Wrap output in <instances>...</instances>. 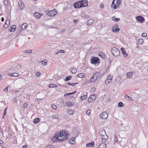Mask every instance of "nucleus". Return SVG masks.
I'll return each instance as SVG.
<instances>
[{"label": "nucleus", "mask_w": 148, "mask_h": 148, "mask_svg": "<svg viewBox=\"0 0 148 148\" xmlns=\"http://www.w3.org/2000/svg\"><path fill=\"white\" fill-rule=\"evenodd\" d=\"M101 136V138L102 139V141L103 142H105L108 139V136L106 134Z\"/></svg>", "instance_id": "15"}, {"label": "nucleus", "mask_w": 148, "mask_h": 148, "mask_svg": "<svg viewBox=\"0 0 148 148\" xmlns=\"http://www.w3.org/2000/svg\"><path fill=\"white\" fill-rule=\"evenodd\" d=\"M27 105V103H24L23 105V107L24 108H25L26 107Z\"/></svg>", "instance_id": "57"}, {"label": "nucleus", "mask_w": 148, "mask_h": 148, "mask_svg": "<svg viewBox=\"0 0 148 148\" xmlns=\"http://www.w3.org/2000/svg\"><path fill=\"white\" fill-rule=\"evenodd\" d=\"M4 3L5 5L6 6H7L10 3L9 0H7L6 1H4Z\"/></svg>", "instance_id": "36"}, {"label": "nucleus", "mask_w": 148, "mask_h": 148, "mask_svg": "<svg viewBox=\"0 0 148 148\" xmlns=\"http://www.w3.org/2000/svg\"><path fill=\"white\" fill-rule=\"evenodd\" d=\"M46 148H53V145H49L47 146Z\"/></svg>", "instance_id": "55"}, {"label": "nucleus", "mask_w": 148, "mask_h": 148, "mask_svg": "<svg viewBox=\"0 0 148 148\" xmlns=\"http://www.w3.org/2000/svg\"><path fill=\"white\" fill-rule=\"evenodd\" d=\"M120 0H119H119H116V3L115 4V5H114V6L113 7V8L114 9H116L117 8V7L119 5L120 3Z\"/></svg>", "instance_id": "19"}, {"label": "nucleus", "mask_w": 148, "mask_h": 148, "mask_svg": "<svg viewBox=\"0 0 148 148\" xmlns=\"http://www.w3.org/2000/svg\"><path fill=\"white\" fill-rule=\"evenodd\" d=\"M144 73L146 74H148V67H145L143 69Z\"/></svg>", "instance_id": "33"}, {"label": "nucleus", "mask_w": 148, "mask_h": 148, "mask_svg": "<svg viewBox=\"0 0 148 148\" xmlns=\"http://www.w3.org/2000/svg\"><path fill=\"white\" fill-rule=\"evenodd\" d=\"M94 142L93 141H92L89 143L87 144H86V146L87 147H92L94 146Z\"/></svg>", "instance_id": "22"}, {"label": "nucleus", "mask_w": 148, "mask_h": 148, "mask_svg": "<svg viewBox=\"0 0 148 148\" xmlns=\"http://www.w3.org/2000/svg\"><path fill=\"white\" fill-rule=\"evenodd\" d=\"M126 76L127 78H132V76L133 74L131 72H128Z\"/></svg>", "instance_id": "20"}, {"label": "nucleus", "mask_w": 148, "mask_h": 148, "mask_svg": "<svg viewBox=\"0 0 148 148\" xmlns=\"http://www.w3.org/2000/svg\"><path fill=\"white\" fill-rule=\"evenodd\" d=\"M108 116L107 113L106 112H103L100 115V117L103 119H106Z\"/></svg>", "instance_id": "6"}, {"label": "nucleus", "mask_w": 148, "mask_h": 148, "mask_svg": "<svg viewBox=\"0 0 148 148\" xmlns=\"http://www.w3.org/2000/svg\"><path fill=\"white\" fill-rule=\"evenodd\" d=\"M121 51L122 52V53H123L125 51V50L123 48H121Z\"/></svg>", "instance_id": "62"}, {"label": "nucleus", "mask_w": 148, "mask_h": 148, "mask_svg": "<svg viewBox=\"0 0 148 148\" xmlns=\"http://www.w3.org/2000/svg\"><path fill=\"white\" fill-rule=\"evenodd\" d=\"M57 139V140H58L59 141H63L64 140H65L66 139H65V138H64V137L62 138H59V137H58Z\"/></svg>", "instance_id": "42"}, {"label": "nucleus", "mask_w": 148, "mask_h": 148, "mask_svg": "<svg viewBox=\"0 0 148 148\" xmlns=\"http://www.w3.org/2000/svg\"><path fill=\"white\" fill-rule=\"evenodd\" d=\"M142 36L143 37H145L147 36V34L146 33H144L142 34Z\"/></svg>", "instance_id": "58"}, {"label": "nucleus", "mask_w": 148, "mask_h": 148, "mask_svg": "<svg viewBox=\"0 0 148 148\" xmlns=\"http://www.w3.org/2000/svg\"><path fill=\"white\" fill-rule=\"evenodd\" d=\"M125 98L127 100H130L131 99V98L128 96V95H125Z\"/></svg>", "instance_id": "43"}, {"label": "nucleus", "mask_w": 148, "mask_h": 148, "mask_svg": "<svg viewBox=\"0 0 148 148\" xmlns=\"http://www.w3.org/2000/svg\"><path fill=\"white\" fill-rule=\"evenodd\" d=\"M71 72L73 74H75L77 73V70L75 68H71Z\"/></svg>", "instance_id": "29"}, {"label": "nucleus", "mask_w": 148, "mask_h": 148, "mask_svg": "<svg viewBox=\"0 0 148 148\" xmlns=\"http://www.w3.org/2000/svg\"><path fill=\"white\" fill-rule=\"evenodd\" d=\"M27 27V24L26 23L23 24L21 27V29L22 30H24Z\"/></svg>", "instance_id": "26"}, {"label": "nucleus", "mask_w": 148, "mask_h": 148, "mask_svg": "<svg viewBox=\"0 0 148 148\" xmlns=\"http://www.w3.org/2000/svg\"><path fill=\"white\" fill-rule=\"evenodd\" d=\"M52 140L54 142H55L57 141V139L56 138L54 137L52 138Z\"/></svg>", "instance_id": "51"}, {"label": "nucleus", "mask_w": 148, "mask_h": 148, "mask_svg": "<svg viewBox=\"0 0 148 148\" xmlns=\"http://www.w3.org/2000/svg\"><path fill=\"white\" fill-rule=\"evenodd\" d=\"M118 25L117 24L114 25L112 28V31L115 32H118L120 30V29L118 28Z\"/></svg>", "instance_id": "5"}, {"label": "nucleus", "mask_w": 148, "mask_h": 148, "mask_svg": "<svg viewBox=\"0 0 148 148\" xmlns=\"http://www.w3.org/2000/svg\"><path fill=\"white\" fill-rule=\"evenodd\" d=\"M21 67L20 65L14 64L11 66L10 70L12 72H17L20 70Z\"/></svg>", "instance_id": "1"}, {"label": "nucleus", "mask_w": 148, "mask_h": 148, "mask_svg": "<svg viewBox=\"0 0 148 148\" xmlns=\"http://www.w3.org/2000/svg\"><path fill=\"white\" fill-rule=\"evenodd\" d=\"M87 97V95H85L84 96H82L81 97L80 99L81 100H84L86 99Z\"/></svg>", "instance_id": "35"}, {"label": "nucleus", "mask_w": 148, "mask_h": 148, "mask_svg": "<svg viewBox=\"0 0 148 148\" xmlns=\"http://www.w3.org/2000/svg\"><path fill=\"white\" fill-rule=\"evenodd\" d=\"M76 92V91H75L74 92H72V93H67V95H68H68H72L73 94L75 93Z\"/></svg>", "instance_id": "59"}, {"label": "nucleus", "mask_w": 148, "mask_h": 148, "mask_svg": "<svg viewBox=\"0 0 148 148\" xmlns=\"http://www.w3.org/2000/svg\"><path fill=\"white\" fill-rule=\"evenodd\" d=\"M106 145L104 143L101 144L99 146V148H106Z\"/></svg>", "instance_id": "24"}, {"label": "nucleus", "mask_w": 148, "mask_h": 148, "mask_svg": "<svg viewBox=\"0 0 148 148\" xmlns=\"http://www.w3.org/2000/svg\"><path fill=\"white\" fill-rule=\"evenodd\" d=\"M47 63V60H45L42 61V64L44 66Z\"/></svg>", "instance_id": "45"}, {"label": "nucleus", "mask_w": 148, "mask_h": 148, "mask_svg": "<svg viewBox=\"0 0 148 148\" xmlns=\"http://www.w3.org/2000/svg\"><path fill=\"white\" fill-rule=\"evenodd\" d=\"M94 23L93 20L92 19H90L88 21V24L89 25H91Z\"/></svg>", "instance_id": "41"}, {"label": "nucleus", "mask_w": 148, "mask_h": 148, "mask_svg": "<svg viewBox=\"0 0 148 148\" xmlns=\"http://www.w3.org/2000/svg\"><path fill=\"white\" fill-rule=\"evenodd\" d=\"M101 8H103L104 7V5L103 4H101L100 5Z\"/></svg>", "instance_id": "63"}, {"label": "nucleus", "mask_w": 148, "mask_h": 148, "mask_svg": "<svg viewBox=\"0 0 148 148\" xmlns=\"http://www.w3.org/2000/svg\"><path fill=\"white\" fill-rule=\"evenodd\" d=\"M66 105L69 107H70L73 106L74 104L71 102L67 101L66 103Z\"/></svg>", "instance_id": "28"}, {"label": "nucleus", "mask_w": 148, "mask_h": 148, "mask_svg": "<svg viewBox=\"0 0 148 148\" xmlns=\"http://www.w3.org/2000/svg\"><path fill=\"white\" fill-rule=\"evenodd\" d=\"M96 98V97L95 95H92L90 96L88 99V102L89 103L92 102L93 101L95 100Z\"/></svg>", "instance_id": "4"}, {"label": "nucleus", "mask_w": 148, "mask_h": 148, "mask_svg": "<svg viewBox=\"0 0 148 148\" xmlns=\"http://www.w3.org/2000/svg\"><path fill=\"white\" fill-rule=\"evenodd\" d=\"M34 16L37 19L40 18L41 16L40 14L38 12H35L34 14Z\"/></svg>", "instance_id": "23"}, {"label": "nucleus", "mask_w": 148, "mask_h": 148, "mask_svg": "<svg viewBox=\"0 0 148 148\" xmlns=\"http://www.w3.org/2000/svg\"><path fill=\"white\" fill-rule=\"evenodd\" d=\"M11 28L9 29V31L10 32H14L15 31L16 28V26L15 25H13L11 26Z\"/></svg>", "instance_id": "21"}, {"label": "nucleus", "mask_w": 148, "mask_h": 148, "mask_svg": "<svg viewBox=\"0 0 148 148\" xmlns=\"http://www.w3.org/2000/svg\"><path fill=\"white\" fill-rule=\"evenodd\" d=\"M123 55L124 56V57H127L128 56V54L127 53L125 52V51L124 53H123Z\"/></svg>", "instance_id": "56"}, {"label": "nucleus", "mask_w": 148, "mask_h": 148, "mask_svg": "<svg viewBox=\"0 0 148 148\" xmlns=\"http://www.w3.org/2000/svg\"><path fill=\"white\" fill-rule=\"evenodd\" d=\"M18 4L21 10H23L24 8V4L22 1H19Z\"/></svg>", "instance_id": "7"}, {"label": "nucleus", "mask_w": 148, "mask_h": 148, "mask_svg": "<svg viewBox=\"0 0 148 148\" xmlns=\"http://www.w3.org/2000/svg\"><path fill=\"white\" fill-rule=\"evenodd\" d=\"M99 60L98 58L97 57L93 58L91 60V63L92 64H95L98 62V61Z\"/></svg>", "instance_id": "13"}, {"label": "nucleus", "mask_w": 148, "mask_h": 148, "mask_svg": "<svg viewBox=\"0 0 148 148\" xmlns=\"http://www.w3.org/2000/svg\"><path fill=\"white\" fill-rule=\"evenodd\" d=\"M82 16L83 17V18H87L88 17V16H87L86 14H82Z\"/></svg>", "instance_id": "52"}, {"label": "nucleus", "mask_w": 148, "mask_h": 148, "mask_svg": "<svg viewBox=\"0 0 148 148\" xmlns=\"http://www.w3.org/2000/svg\"><path fill=\"white\" fill-rule=\"evenodd\" d=\"M99 133L101 136H102L103 135L106 134L105 130L102 128H101L99 130Z\"/></svg>", "instance_id": "12"}, {"label": "nucleus", "mask_w": 148, "mask_h": 148, "mask_svg": "<svg viewBox=\"0 0 148 148\" xmlns=\"http://www.w3.org/2000/svg\"><path fill=\"white\" fill-rule=\"evenodd\" d=\"M40 75V72H38L36 74V75L37 76H39Z\"/></svg>", "instance_id": "60"}, {"label": "nucleus", "mask_w": 148, "mask_h": 148, "mask_svg": "<svg viewBox=\"0 0 148 148\" xmlns=\"http://www.w3.org/2000/svg\"><path fill=\"white\" fill-rule=\"evenodd\" d=\"M10 20L9 19H7L4 25L3 28L5 29H6L8 26L10 24Z\"/></svg>", "instance_id": "14"}, {"label": "nucleus", "mask_w": 148, "mask_h": 148, "mask_svg": "<svg viewBox=\"0 0 148 148\" xmlns=\"http://www.w3.org/2000/svg\"><path fill=\"white\" fill-rule=\"evenodd\" d=\"M97 79L95 78L94 75H93L91 77V79L89 80H88V81L89 82H95Z\"/></svg>", "instance_id": "18"}, {"label": "nucleus", "mask_w": 148, "mask_h": 148, "mask_svg": "<svg viewBox=\"0 0 148 148\" xmlns=\"http://www.w3.org/2000/svg\"><path fill=\"white\" fill-rule=\"evenodd\" d=\"M59 53H64L65 52V51L63 50L60 49L59 51Z\"/></svg>", "instance_id": "54"}, {"label": "nucleus", "mask_w": 148, "mask_h": 148, "mask_svg": "<svg viewBox=\"0 0 148 148\" xmlns=\"http://www.w3.org/2000/svg\"><path fill=\"white\" fill-rule=\"evenodd\" d=\"M85 76L86 75L84 73L79 74L77 75V77L80 78L84 77H85Z\"/></svg>", "instance_id": "31"}, {"label": "nucleus", "mask_w": 148, "mask_h": 148, "mask_svg": "<svg viewBox=\"0 0 148 148\" xmlns=\"http://www.w3.org/2000/svg\"><path fill=\"white\" fill-rule=\"evenodd\" d=\"M80 3H81L80 6L81 8L82 7L87 6L88 5V1L85 2V4H84V1H79Z\"/></svg>", "instance_id": "11"}, {"label": "nucleus", "mask_w": 148, "mask_h": 148, "mask_svg": "<svg viewBox=\"0 0 148 148\" xmlns=\"http://www.w3.org/2000/svg\"><path fill=\"white\" fill-rule=\"evenodd\" d=\"M57 12L54 10L49 11L47 12V14L49 16H54L57 14Z\"/></svg>", "instance_id": "3"}, {"label": "nucleus", "mask_w": 148, "mask_h": 148, "mask_svg": "<svg viewBox=\"0 0 148 148\" xmlns=\"http://www.w3.org/2000/svg\"><path fill=\"white\" fill-rule=\"evenodd\" d=\"M59 136L61 138L62 137V136H64V134L63 133V131H61L60 133H59Z\"/></svg>", "instance_id": "46"}, {"label": "nucleus", "mask_w": 148, "mask_h": 148, "mask_svg": "<svg viewBox=\"0 0 148 148\" xmlns=\"http://www.w3.org/2000/svg\"><path fill=\"white\" fill-rule=\"evenodd\" d=\"M67 84L68 85H71V86H74V84H73V83H67Z\"/></svg>", "instance_id": "61"}, {"label": "nucleus", "mask_w": 148, "mask_h": 148, "mask_svg": "<svg viewBox=\"0 0 148 148\" xmlns=\"http://www.w3.org/2000/svg\"><path fill=\"white\" fill-rule=\"evenodd\" d=\"M10 75L12 77H17L19 75V74L17 73H14L10 74Z\"/></svg>", "instance_id": "34"}, {"label": "nucleus", "mask_w": 148, "mask_h": 148, "mask_svg": "<svg viewBox=\"0 0 148 148\" xmlns=\"http://www.w3.org/2000/svg\"><path fill=\"white\" fill-rule=\"evenodd\" d=\"M99 56L102 59L105 58V56L104 54L102 53H99Z\"/></svg>", "instance_id": "30"}, {"label": "nucleus", "mask_w": 148, "mask_h": 148, "mask_svg": "<svg viewBox=\"0 0 148 148\" xmlns=\"http://www.w3.org/2000/svg\"><path fill=\"white\" fill-rule=\"evenodd\" d=\"M99 74L100 73H96L94 74L93 75L94 76H95L96 79H97L98 78H99Z\"/></svg>", "instance_id": "32"}, {"label": "nucleus", "mask_w": 148, "mask_h": 148, "mask_svg": "<svg viewBox=\"0 0 148 148\" xmlns=\"http://www.w3.org/2000/svg\"><path fill=\"white\" fill-rule=\"evenodd\" d=\"M72 77L71 76L69 75L68 77L65 78V79H64V80L66 81H68L70 80Z\"/></svg>", "instance_id": "37"}, {"label": "nucleus", "mask_w": 148, "mask_h": 148, "mask_svg": "<svg viewBox=\"0 0 148 148\" xmlns=\"http://www.w3.org/2000/svg\"><path fill=\"white\" fill-rule=\"evenodd\" d=\"M50 117L53 119H57L58 120L60 119V118L59 117V116L57 114H53L52 116H50Z\"/></svg>", "instance_id": "17"}, {"label": "nucleus", "mask_w": 148, "mask_h": 148, "mask_svg": "<svg viewBox=\"0 0 148 148\" xmlns=\"http://www.w3.org/2000/svg\"><path fill=\"white\" fill-rule=\"evenodd\" d=\"M32 50H25L24 51V53H32Z\"/></svg>", "instance_id": "44"}, {"label": "nucleus", "mask_w": 148, "mask_h": 148, "mask_svg": "<svg viewBox=\"0 0 148 148\" xmlns=\"http://www.w3.org/2000/svg\"><path fill=\"white\" fill-rule=\"evenodd\" d=\"M48 87H51V88H56L57 87V86L56 85H55V84H50L49 85Z\"/></svg>", "instance_id": "40"}, {"label": "nucleus", "mask_w": 148, "mask_h": 148, "mask_svg": "<svg viewBox=\"0 0 148 148\" xmlns=\"http://www.w3.org/2000/svg\"><path fill=\"white\" fill-rule=\"evenodd\" d=\"M81 3L79 1L78 2H76L74 4V6L75 8H81L80 6Z\"/></svg>", "instance_id": "16"}, {"label": "nucleus", "mask_w": 148, "mask_h": 148, "mask_svg": "<svg viewBox=\"0 0 148 148\" xmlns=\"http://www.w3.org/2000/svg\"><path fill=\"white\" fill-rule=\"evenodd\" d=\"M69 143L71 144H74L75 143V138L72 137L68 140Z\"/></svg>", "instance_id": "9"}, {"label": "nucleus", "mask_w": 148, "mask_h": 148, "mask_svg": "<svg viewBox=\"0 0 148 148\" xmlns=\"http://www.w3.org/2000/svg\"><path fill=\"white\" fill-rule=\"evenodd\" d=\"M59 132L57 133H56L55 134V136H54V137L56 138H57L59 137Z\"/></svg>", "instance_id": "50"}, {"label": "nucleus", "mask_w": 148, "mask_h": 148, "mask_svg": "<svg viewBox=\"0 0 148 148\" xmlns=\"http://www.w3.org/2000/svg\"><path fill=\"white\" fill-rule=\"evenodd\" d=\"M136 19L137 20V21H139L140 23H143L144 20V18L141 16H136Z\"/></svg>", "instance_id": "8"}, {"label": "nucleus", "mask_w": 148, "mask_h": 148, "mask_svg": "<svg viewBox=\"0 0 148 148\" xmlns=\"http://www.w3.org/2000/svg\"><path fill=\"white\" fill-rule=\"evenodd\" d=\"M39 118H36L34 120V122L35 123H37L39 121Z\"/></svg>", "instance_id": "38"}, {"label": "nucleus", "mask_w": 148, "mask_h": 148, "mask_svg": "<svg viewBox=\"0 0 148 148\" xmlns=\"http://www.w3.org/2000/svg\"><path fill=\"white\" fill-rule=\"evenodd\" d=\"M3 91L5 92H6L8 91V89L7 88H5L3 89Z\"/></svg>", "instance_id": "64"}, {"label": "nucleus", "mask_w": 148, "mask_h": 148, "mask_svg": "<svg viewBox=\"0 0 148 148\" xmlns=\"http://www.w3.org/2000/svg\"><path fill=\"white\" fill-rule=\"evenodd\" d=\"M112 77L111 75H109L108 76L107 79L105 81L106 84H108L112 80Z\"/></svg>", "instance_id": "10"}, {"label": "nucleus", "mask_w": 148, "mask_h": 148, "mask_svg": "<svg viewBox=\"0 0 148 148\" xmlns=\"http://www.w3.org/2000/svg\"><path fill=\"white\" fill-rule=\"evenodd\" d=\"M51 107L54 109H56L57 108L56 106L54 104H52L51 105Z\"/></svg>", "instance_id": "53"}, {"label": "nucleus", "mask_w": 148, "mask_h": 148, "mask_svg": "<svg viewBox=\"0 0 148 148\" xmlns=\"http://www.w3.org/2000/svg\"><path fill=\"white\" fill-rule=\"evenodd\" d=\"M116 0H113L112 3L111 4V7H113L114 6V5H115V3L116 2Z\"/></svg>", "instance_id": "48"}, {"label": "nucleus", "mask_w": 148, "mask_h": 148, "mask_svg": "<svg viewBox=\"0 0 148 148\" xmlns=\"http://www.w3.org/2000/svg\"><path fill=\"white\" fill-rule=\"evenodd\" d=\"M113 20L114 21H118L120 20V18H115V17H113L112 18Z\"/></svg>", "instance_id": "39"}, {"label": "nucleus", "mask_w": 148, "mask_h": 148, "mask_svg": "<svg viewBox=\"0 0 148 148\" xmlns=\"http://www.w3.org/2000/svg\"><path fill=\"white\" fill-rule=\"evenodd\" d=\"M111 51L113 55L114 56L117 57L120 54L119 50L115 47H114L112 48Z\"/></svg>", "instance_id": "2"}, {"label": "nucleus", "mask_w": 148, "mask_h": 148, "mask_svg": "<svg viewBox=\"0 0 148 148\" xmlns=\"http://www.w3.org/2000/svg\"><path fill=\"white\" fill-rule=\"evenodd\" d=\"M63 133L64 134V138H65V139H67L68 137V134L67 133L68 132L67 131H63Z\"/></svg>", "instance_id": "27"}, {"label": "nucleus", "mask_w": 148, "mask_h": 148, "mask_svg": "<svg viewBox=\"0 0 148 148\" xmlns=\"http://www.w3.org/2000/svg\"><path fill=\"white\" fill-rule=\"evenodd\" d=\"M143 42V40L142 39H139L138 40V42L139 44H141Z\"/></svg>", "instance_id": "49"}, {"label": "nucleus", "mask_w": 148, "mask_h": 148, "mask_svg": "<svg viewBox=\"0 0 148 148\" xmlns=\"http://www.w3.org/2000/svg\"><path fill=\"white\" fill-rule=\"evenodd\" d=\"M74 110H73L69 109L67 110V112L70 114H72L74 113Z\"/></svg>", "instance_id": "25"}, {"label": "nucleus", "mask_w": 148, "mask_h": 148, "mask_svg": "<svg viewBox=\"0 0 148 148\" xmlns=\"http://www.w3.org/2000/svg\"><path fill=\"white\" fill-rule=\"evenodd\" d=\"M118 105L120 107H122L124 106V104L123 102H120L119 103Z\"/></svg>", "instance_id": "47"}]
</instances>
